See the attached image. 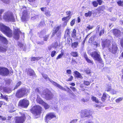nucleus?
I'll return each instance as SVG.
<instances>
[{"instance_id":"1","label":"nucleus","mask_w":123,"mask_h":123,"mask_svg":"<svg viewBox=\"0 0 123 123\" xmlns=\"http://www.w3.org/2000/svg\"><path fill=\"white\" fill-rule=\"evenodd\" d=\"M0 30L7 36L11 37L12 36V30L8 27L0 23Z\"/></svg>"},{"instance_id":"2","label":"nucleus","mask_w":123,"mask_h":123,"mask_svg":"<svg viewBox=\"0 0 123 123\" xmlns=\"http://www.w3.org/2000/svg\"><path fill=\"white\" fill-rule=\"evenodd\" d=\"M41 74L42 76L46 80L48 79L49 80L50 82L52 84H53L55 86L58 87L60 89L63 90L64 91H66V89L62 86H61L58 83L54 82L53 80H51L48 77V75L45 74L43 73H41Z\"/></svg>"},{"instance_id":"3","label":"nucleus","mask_w":123,"mask_h":123,"mask_svg":"<svg viewBox=\"0 0 123 123\" xmlns=\"http://www.w3.org/2000/svg\"><path fill=\"white\" fill-rule=\"evenodd\" d=\"M3 18L6 20L8 21H12L14 22L15 20L12 13L9 12H6L4 14L3 16Z\"/></svg>"},{"instance_id":"4","label":"nucleus","mask_w":123,"mask_h":123,"mask_svg":"<svg viewBox=\"0 0 123 123\" xmlns=\"http://www.w3.org/2000/svg\"><path fill=\"white\" fill-rule=\"evenodd\" d=\"M90 55L95 60L98 61L100 63L102 62L99 52L97 51L93 52L91 53Z\"/></svg>"},{"instance_id":"5","label":"nucleus","mask_w":123,"mask_h":123,"mask_svg":"<svg viewBox=\"0 0 123 123\" xmlns=\"http://www.w3.org/2000/svg\"><path fill=\"white\" fill-rule=\"evenodd\" d=\"M28 89L24 88L18 90L16 94V96L18 98H20L23 97L25 95L29 92Z\"/></svg>"},{"instance_id":"6","label":"nucleus","mask_w":123,"mask_h":123,"mask_svg":"<svg viewBox=\"0 0 123 123\" xmlns=\"http://www.w3.org/2000/svg\"><path fill=\"white\" fill-rule=\"evenodd\" d=\"M21 115V117H16L15 122L16 123H23L26 119V113L20 112Z\"/></svg>"},{"instance_id":"7","label":"nucleus","mask_w":123,"mask_h":123,"mask_svg":"<svg viewBox=\"0 0 123 123\" xmlns=\"http://www.w3.org/2000/svg\"><path fill=\"white\" fill-rule=\"evenodd\" d=\"M21 11H22V20L23 22L26 21L28 20V15L26 8L25 7H23L22 8H21Z\"/></svg>"},{"instance_id":"8","label":"nucleus","mask_w":123,"mask_h":123,"mask_svg":"<svg viewBox=\"0 0 123 123\" xmlns=\"http://www.w3.org/2000/svg\"><path fill=\"white\" fill-rule=\"evenodd\" d=\"M29 105V101L25 99L21 100L19 101L18 106L26 108Z\"/></svg>"},{"instance_id":"9","label":"nucleus","mask_w":123,"mask_h":123,"mask_svg":"<svg viewBox=\"0 0 123 123\" xmlns=\"http://www.w3.org/2000/svg\"><path fill=\"white\" fill-rule=\"evenodd\" d=\"M32 113L36 115L40 114L42 111V108L38 105H36L33 107L32 109Z\"/></svg>"},{"instance_id":"10","label":"nucleus","mask_w":123,"mask_h":123,"mask_svg":"<svg viewBox=\"0 0 123 123\" xmlns=\"http://www.w3.org/2000/svg\"><path fill=\"white\" fill-rule=\"evenodd\" d=\"M45 117V122L46 123H48L51 119L54 118L56 117V116L53 113H49L47 114Z\"/></svg>"},{"instance_id":"11","label":"nucleus","mask_w":123,"mask_h":123,"mask_svg":"<svg viewBox=\"0 0 123 123\" xmlns=\"http://www.w3.org/2000/svg\"><path fill=\"white\" fill-rule=\"evenodd\" d=\"M9 71L7 68L0 67V74L3 76H7L9 74Z\"/></svg>"},{"instance_id":"12","label":"nucleus","mask_w":123,"mask_h":123,"mask_svg":"<svg viewBox=\"0 0 123 123\" xmlns=\"http://www.w3.org/2000/svg\"><path fill=\"white\" fill-rule=\"evenodd\" d=\"M43 93L46 96V97L47 99H51L53 97V95L51 92L46 89L43 91Z\"/></svg>"},{"instance_id":"13","label":"nucleus","mask_w":123,"mask_h":123,"mask_svg":"<svg viewBox=\"0 0 123 123\" xmlns=\"http://www.w3.org/2000/svg\"><path fill=\"white\" fill-rule=\"evenodd\" d=\"M118 49V48L116 44L115 43H112V47L109 48V50L113 54H115Z\"/></svg>"},{"instance_id":"14","label":"nucleus","mask_w":123,"mask_h":123,"mask_svg":"<svg viewBox=\"0 0 123 123\" xmlns=\"http://www.w3.org/2000/svg\"><path fill=\"white\" fill-rule=\"evenodd\" d=\"M80 115L81 117L83 118L85 117H89L91 115L89 111L84 110L82 111Z\"/></svg>"},{"instance_id":"15","label":"nucleus","mask_w":123,"mask_h":123,"mask_svg":"<svg viewBox=\"0 0 123 123\" xmlns=\"http://www.w3.org/2000/svg\"><path fill=\"white\" fill-rule=\"evenodd\" d=\"M20 32L19 30L18 29L16 28L14 29V36L16 39H19V33Z\"/></svg>"},{"instance_id":"16","label":"nucleus","mask_w":123,"mask_h":123,"mask_svg":"<svg viewBox=\"0 0 123 123\" xmlns=\"http://www.w3.org/2000/svg\"><path fill=\"white\" fill-rule=\"evenodd\" d=\"M96 32H97L98 31L99 35L100 36H101L104 34L105 31L104 28L102 27L100 28V26H98L96 28Z\"/></svg>"},{"instance_id":"17","label":"nucleus","mask_w":123,"mask_h":123,"mask_svg":"<svg viewBox=\"0 0 123 123\" xmlns=\"http://www.w3.org/2000/svg\"><path fill=\"white\" fill-rule=\"evenodd\" d=\"M110 41L108 39H107L105 41H103L102 45L103 48L105 47H108L110 48Z\"/></svg>"},{"instance_id":"18","label":"nucleus","mask_w":123,"mask_h":123,"mask_svg":"<svg viewBox=\"0 0 123 123\" xmlns=\"http://www.w3.org/2000/svg\"><path fill=\"white\" fill-rule=\"evenodd\" d=\"M26 71L27 75L30 76H32L35 74L34 71L31 69H26Z\"/></svg>"},{"instance_id":"19","label":"nucleus","mask_w":123,"mask_h":123,"mask_svg":"<svg viewBox=\"0 0 123 123\" xmlns=\"http://www.w3.org/2000/svg\"><path fill=\"white\" fill-rule=\"evenodd\" d=\"M113 33L114 35L117 37H119L121 35V32L120 31L117 29L113 30Z\"/></svg>"},{"instance_id":"20","label":"nucleus","mask_w":123,"mask_h":123,"mask_svg":"<svg viewBox=\"0 0 123 123\" xmlns=\"http://www.w3.org/2000/svg\"><path fill=\"white\" fill-rule=\"evenodd\" d=\"M61 27V26H58L55 27V28L54 29L52 32L53 35L52 36V37H53L54 36V34L58 31L60 28Z\"/></svg>"},{"instance_id":"21","label":"nucleus","mask_w":123,"mask_h":123,"mask_svg":"<svg viewBox=\"0 0 123 123\" xmlns=\"http://www.w3.org/2000/svg\"><path fill=\"white\" fill-rule=\"evenodd\" d=\"M83 56L87 62L89 63H91L92 65L93 64V61L90 60L88 58L86 54L84 53V54Z\"/></svg>"},{"instance_id":"22","label":"nucleus","mask_w":123,"mask_h":123,"mask_svg":"<svg viewBox=\"0 0 123 123\" xmlns=\"http://www.w3.org/2000/svg\"><path fill=\"white\" fill-rule=\"evenodd\" d=\"M74 73L75 75V77L77 78H80L81 79H82L83 77L77 71H76L74 72Z\"/></svg>"},{"instance_id":"23","label":"nucleus","mask_w":123,"mask_h":123,"mask_svg":"<svg viewBox=\"0 0 123 123\" xmlns=\"http://www.w3.org/2000/svg\"><path fill=\"white\" fill-rule=\"evenodd\" d=\"M36 100L37 103L41 104H42L44 102L41 99L40 97L38 95H37V97Z\"/></svg>"},{"instance_id":"24","label":"nucleus","mask_w":123,"mask_h":123,"mask_svg":"<svg viewBox=\"0 0 123 123\" xmlns=\"http://www.w3.org/2000/svg\"><path fill=\"white\" fill-rule=\"evenodd\" d=\"M46 31L45 30H43L39 33V37L41 38L43 37L46 34Z\"/></svg>"},{"instance_id":"25","label":"nucleus","mask_w":123,"mask_h":123,"mask_svg":"<svg viewBox=\"0 0 123 123\" xmlns=\"http://www.w3.org/2000/svg\"><path fill=\"white\" fill-rule=\"evenodd\" d=\"M61 53L60 54L56 57V59L57 60L58 59L61 58L64 54V53L62 50L61 51Z\"/></svg>"},{"instance_id":"26","label":"nucleus","mask_w":123,"mask_h":123,"mask_svg":"<svg viewBox=\"0 0 123 123\" xmlns=\"http://www.w3.org/2000/svg\"><path fill=\"white\" fill-rule=\"evenodd\" d=\"M91 99L93 101H94L97 103H99V102L98 99L96 97L92 96L91 97Z\"/></svg>"},{"instance_id":"27","label":"nucleus","mask_w":123,"mask_h":123,"mask_svg":"<svg viewBox=\"0 0 123 123\" xmlns=\"http://www.w3.org/2000/svg\"><path fill=\"white\" fill-rule=\"evenodd\" d=\"M0 41L4 44H7L8 43V42L7 39L4 37Z\"/></svg>"},{"instance_id":"28","label":"nucleus","mask_w":123,"mask_h":123,"mask_svg":"<svg viewBox=\"0 0 123 123\" xmlns=\"http://www.w3.org/2000/svg\"><path fill=\"white\" fill-rule=\"evenodd\" d=\"M78 44V42H75L72 43L71 47L73 48H76L77 47Z\"/></svg>"},{"instance_id":"29","label":"nucleus","mask_w":123,"mask_h":123,"mask_svg":"<svg viewBox=\"0 0 123 123\" xmlns=\"http://www.w3.org/2000/svg\"><path fill=\"white\" fill-rule=\"evenodd\" d=\"M76 30L75 29H74L71 33L72 37L74 38L76 36Z\"/></svg>"},{"instance_id":"30","label":"nucleus","mask_w":123,"mask_h":123,"mask_svg":"<svg viewBox=\"0 0 123 123\" xmlns=\"http://www.w3.org/2000/svg\"><path fill=\"white\" fill-rule=\"evenodd\" d=\"M3 90L5 92L8 93L10 92L11 91L10 88L7 87H4L3 89Z\"/></svg>"},{"instance_id":"31","label":"nucleus","mask_w":123,"mask_h":123,"mask_svg":"<svg viewBox=\"0 0 123 123\" xmlns=\"http://www.w3.org/2000/svg\"><path fill=\"white\" fill-rule=\"evenodd\" d=\"M41 58L40 57H32L31 58V61H37L39 60Z\"/></svg>"},{"instance_id":"32","label":"nucleus","mask_w":123,"mask_h":123,"mask_svg":"<svg viewBox=\"0 0 123 123\" xmlns=\"http://www.w3.org/2000/svg\"><path fill=\"white\" fill-rule=\"evenodd\" d=\"M92 11H89L88 12L85 13L84 15L86 17H90L92 15Z\"/></svg>"},{"instance_id":"33","label":"nucleus","mask_w":123,"mask_h":123,"mask_svg":"<svg viewBox=\"0 0 123 123\" xmlns=\"http://www.w3.org/2000/svg\"><path fill=\"white\" fill-rule=\"evenodd\" d=\"M71 54L74 57H77L78 56V53L76 52H72L71 53Z\"/></svg>"},{"instance_id":"34","label":"nucleus","mask_w":123,"mask_h":123,"mask_svg":"<svg viewBox=\"0 0 123 123\" xmlns=\"http://www.w3.org/2000/svg\"><path fill=\"white\" fill-rule=\"evenodd\" d=\"M111 90V86L107 85L105 89V91L109 92Z\"/></svg>"},{"instance_id":"35","label":"nucleus","mask_w":123,"mask_h":123,"mask_svg":"<svg viewBox=\"0 0 123 123\" xmlns=\"http://www.w3.org/2000/svg\"><path fill=\"white\" fill-rule=\"evenodd\" d=\"M42 105H43L45 108L46 109H48L49 107V106L44 102L43 103Z\"/></svg>"},{"instance_id":"36","label":"nucleus","mask_w":123,"mask_h":123,"mask_svg":"<svg viewBox=\"0 0 123 123\" xmlns=\"http://www.w3.org/2000/svg\"><path fill=\"white\" fill-rule=\"evenodd\" d=\"M45 14L47 17H49L51 15V13L50 11L47 10L45 11Z\"/></svg>"},{"instance_id":"37","label":"nucleus","mask_w":123,"mask_h":123,"mask_svg":"<svg viewBox=\"0 0 123 123\" xmlns=\"http://www.w3.org/2000/svg\"><path fill=\"white\" fill-rule=\"evenodd\" d=\"M106 93H104L101 98L102 101H105L106 99Z\"/></svg>"},{"instance_id":"38","label":"nucleus","mask_w":123,"mask_h":123,"mask_svg":"<svg viewBox=\"0 0 123 123\" xmlns=\"http://www.w3.org/2000/svg\"><path fill=\"white\" fill-rule=\"evenodd\" d=\"M70 30L69 29H67L66 30L65 35H67V36H69L70 33Z\"/></svg>"},{"instance_id":"39","label":"nucleus","mask_w":123,"mask_h":123,"mask_svg":"<svg viewBox=\"0 0 123 123\" xmlns=\"http://www.w3.org/2000/svg\"><path fill=\"white\" fill-rule=\"evenodd\" d=\"M57 54V53L55 51L53 50L52 51L50 55L51 57H53L54 56Z\"/></svg>"},{"instance_id":"40","label":"nucleus","mask_w":123,"mask_h":123,"mask_svg":"<svg viewBox=\"0 0 123 123\" xmlns=\"http://www.w3.org/2000/svg\"><path fill=\"white\" fill-rule=\"evenodd\" d=\"M6 50V49L5 48H3L0 45V52H5Z\"/></svg>"},{"instance_id":"41","label":"nucleus","mask_w":123,"mask_h":123,"mask_svg":"<svg viewBox=\"0 0 123 123\" xmlns=\"http://www.w3.org/2000/svg\"><path fill=\"white\" fill-rule=\"evenodd\" d=\"M1 97L5 99L6 101H8V96L7 95H3L2 94H1Z\"/></svg>"},{"instance_id":"42","label":"nucleus","mask_w":123,"mask_h":123,"mask_svg":"<svg viewBox=\"0 0 123 123\" xmlns=\"http://www.w3.org/2000/svg\"><path fill=\"white\" fill-rule=\"evenodd\" d=\"M117 3L119 6H123V1H119L117 2Z\"/></svg>"},{"instance_id":"43","label":"nucleus","mask_w":123,"mask_h":123,"mask_svg":"<svg viewBox=\"0 0 123 123\" xmlns=\"http://www.w3.org/2000/svg\"><path fill=\"white\" fill-rule=\"evenodd\" d=\"M123 99V97H120L118 99H116V102L117 103H119Z\"/></svg>"},{"instance_id":"44","label":"nucleus","mask_w":123,"mask_h":123,"mask_svg":"<svg viewBox=\"0 0 123 123\" xmlns=\"http://www.w3.org/2000/svg\"><path fill=\"white\" fill-rule=\"evenodd\" d=\"M92 4L93 6L94 7H96L98 5V3L96 1H94L92 3Z\"/></svg>"},{"instance_id":"45","label":"nucleus","mask_w":123,"mask_h":123,"mask_svg":"<svg viewBox=\"0 0 123 123\" xmlns=\"http://www.w3.org/2000/svg\"><path fill=\"white\" fill-rule=\"evenodd\" d=\"M49 36V35H45L44 37L43 36V37L44 38V40L46 41H47L48 39Z\"/></svg>"},{"instance_id":"46","label":"nucleus","mask_w":123,"mask_h":123,"mask_svg":"<svg viewBox=\"0 0 123 123\" xmlns=\"http://www.w3.org/2000/svg\"><path fill=\"white\" fill-rule=\"evenodd\" d=\"M38 18V16L37 15H36L33 17H31V19L32 20H34L36 19H37Z\"/></svg>"},{"instance_id":"47","label":"nucleus","mask_w":123,"mask_h":123,"mask_svg":"<svg viewBox=\"0 0 123 123\" xmlns=\"http://www.w3.org/2000/svg\"><path fill=\"white\" fill-rule=\"evenodd\" d=\"M21 84V82L19 81L18 83L16 84V86L15 87L14 89H17L18 87Z\"/></svg>"},{"instance_id":"48","label":"nucleus","mask_w":123,"mask_h":123,"mask_svg":"<svg viewBox=\"0 0 123 123\" xmlns=\"http://www.w3.org/2000/svg\"><path fill=\"white\" fill-rule=\"evenodd\" d=\"M81 100L82 101L85 102L88 101L89 100V99L88 98H83L81 99Z\"/></svg>"},{"instance_id":"49","label":"nucleus","mask_w":123,"mask_h":123,"mask_svg":"<svg viewBox=\"0 0 123 123\" xmlns=\"http://www.w3.org/2000/svg\"><path fill=\"white\" fill-rule=\"evenodd\" d=\"M52 46L54 48H56L58 46V43L57 42H56L54 44H53Z\"/></svg>"},{"instance_id":"50","label":"nucleus","mask_w":123,"mask_h":123,"mask_svg":"<svg viewBox=\"0 0 123 123\" xmlns=\"http://www.w3.org/2000/svg\"><path fill=\"white\" fill-rule=\"evenodd\" d=\"M68 18H69V19L70 18H71V17L70 16V15L68 16H67L66 17H63V18H62V20L63 21H64V20H66Z\"/></svg>"},{"instance_id":"51","label":"nucleus","mask_w":123,"mask_h":123,"mask_svg":"<svg viewBox=\"0 0 123 123\" xmlns=\"http://www.w3.org/2000/svg\"><path fill=\"white\" fill-rule=\"evenodd\" d=\"M18 45L20 48H23V46H24V44H22L21 43L19 42L18 43Z\"/></svg>"},{"instance_id":"52","label":"nucleus","mask_w":123,"mask_h":123,"mask_svg":"<svg viewBox=\"0 0 123 123\" xmlns=\"http://www.w3.org/2000/svg\"><path fill=\"white\" fill-rule=\"evenodd\" d=\"M75 20L74 19L72 20L70 22V25L71 26H73L75 23Z\"/></svg>"},{"instance_id":"53","label":"nucleus","mask_w":123,"mask_h":123,"mask_svg":"<svg viewBox=\"0 0 123 123\" xmlns=\"http://www.w3.org/2000/svg\"><path fill=\"white\" fill-rule=\"evenodd\" d=\"M1 0L5 3L8 4L9 2V0Z\"/></svg>"},{"instance_id":"54","label":"nucleus","mask_w":123,"mask_h":123,"mask_svg":"<svg viewBox=\"0 0 123 123\" xmlns=\"http://www.w3.org/2000/svg\"><path fill=\"white\" fill-rule=\"evenodd\" d=\"M97 1L99 5H101L103 2L102 0H97Z\"/></svg>"},{"instance_id":"55","label":"nucleus","mask_w":123,"mask_h":123,"mask_svg":"<svg viewBox=\"0 0 123 123\" xmlns=\"http://www.w3.org/2000/svg\"><path fill=\"white\" fill-rule=\"evenodd\" d=\"M95 36L94 35H93L90 38V40L91 41H93L94 39V38L95 37Z\"/></svg>"},{"instance_id":"56","label":"nucleus","mask_w":123,"mask_h":123,"mask_svg":"<svg viewBox=\"0 0 123 123\" xmlns=\"http://www.w3.org/2000/svg\"><path fill=\"white\" fill-rule=\"evenodd\" d=\"M11 80H7L6 81V84H9L11 83Z\"/></svg>"},{"instance_id":"57","label":"nucleus","mask_w":123,"mask_h":123,"mask_svg":"<svg viewBox=\"0 0 123 123\" xmlns=\"http://www.w3.org/2000/svg\"><path fill=\"white\" fill-rule=\"evenodd\" d=\"M84 84L86 86H88L89 85V82L88 81H84Z\"/></svg>"},{"instance_id":"58","label":"nucleus","mask_w":123,"mask_h":123,"mask_svg":"<svg viewBox=\"0 0 123 123\" xmlns=\"http://www.w3.org/2000/svg\"><path fill=\"white\" fill-rule=\"evenodd\" d=\"M93 27V26H90V25H89V26L87 27V28L89 30L90 29H92Z\"/></svg>"},{"instance_id":"59","label":"nucleus","mask_w":123,"mask_h":123,"mask_svg":"<svg viewBox=\"0 0 123 123\" xmlns=\"http://www.w3.org/2000/svg\"><path fill=\"white\" fill-rule=\"evenodd\" d=\"M66 72L68 74H71V71L70 69L67 70Z\"/></svg>"},{"instance_id":"60","label":"nucleus","mask_w":123,"mask_h":123,"mask_svg":"<svg viewBox=\"0 0 123 123\" xmlns=\"http://www.w3.org/2000/svg\"><path fill=\"white\" fill-rule=\"evenodd\" d=\"M0 118L3 121L5 120L6 119V118L4 117H3L0 116Z\"/></svg>"},{"instance_id":"61","label":"nucleus","mask_w":123,"mask_h":123,"mask_svg":"<svg viewBox=\"0 0 123 123\" xmlns=\"http://www.w3.org/2000/svg\"><path fill=\"white\" fill-rule=\"evenodd\" d=\"M111 93L114 94L116 93V92L114 90H111Z\"/></svg>"},{"instance_id":"62","label":"nucleus","mask_w":123,"mask_h":123,"mask_svg":"<svg viewBox=\"0 0 123 123\" xmlns=\"http://www.w3.org/2000/svg\"><path fill=\"white\" fill-rule=\"evenodd\" d=\"M93 44L94 45H96L97 47L99 46V44L96 42H94L93 43Z\"/></svg>"},{"instance_id":"63","label":"nucleus","mask_w":123,"mask_h":123,"mask_svg":"<svg viewBox=\"0 0 123 123\" xmlns=\"http://www.w3.org/2000/svg\"><path fill=\"white\" fill-rule=\"evenodd\" d=\"M73 77L72 76H71L70 78H69L67 81H71L73 79Z\"/></svg>"},{"instance_id":"64","label":"nucleus","mask_w":123,"mask_h":123,"mask_svg":"<svg viewBox=\"0 0 123 123\" xmlns=\"http://www.w3.org/2000/svg\"><path fill=\"white\" fill-rule=\"evenodd\" d=\"M77 121V119H74L72 120L70 123H76Z\"/></svg>"}]
</instances>
